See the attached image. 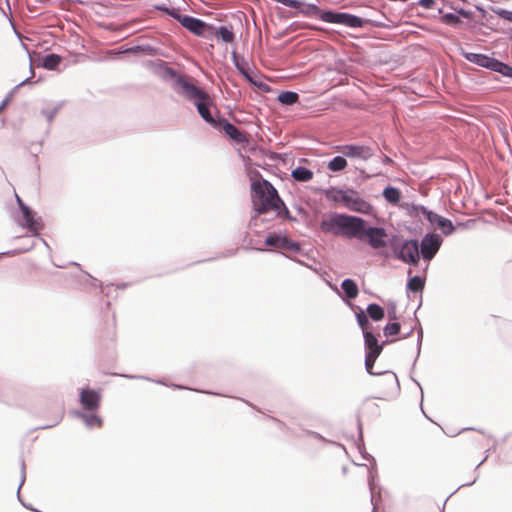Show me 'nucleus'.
Masks as SVG:
<instances>
[{
  "instance_id": "nucleus-1",
  "label": "nucleus",
  "mask_w": 512,
  "mask_h": 512,
  "mask_svg": "<svg viewBox=\"0 0 512 512\" xmlns=\"http://www.w3.org/2000/svg\"><path fill=\"white\" fill-rule=\"evenodd\" d=\"M320 228L325 233L356 238L363 229V219L337 213L326 214L322 217Z\"/></svg>"
},
{
  "instance_id": "nucleus-2",
  "label": "nucleus",
  "mask_w": 512,
  "mask_h": 512,
  "mask_svg": "<svg viewBox=\"0 0 512 512\" xmlns=\"http://www.w3.org/2000/svg\"><path fill=\"white\" fill-rule=\"evenodd\" d=\"M254 192L253 203L254 208L263 213L269 210H277L283 202L278 196L276 189L267 181H258L252 184Z\"/></svg>"
},
{
  "instance_id": "nucleus-3",
  "label": "nucleus",
  "mask_w": 512,
  "mask_h": 512,
  "mask_svg": "<svg viewBox=\"0 0 512 512\" xmlns=\"http://www.w3.org/2000/svg\"><path fill=\"white\" fill-rule=\"evenodd\" d=\"M356 238L366 240L368 244L374 248L379 249L387 245V234L383 228L367 227L363 220V229L359 236Z\"/></svg>"
},
{
  "instance_id": "nucleus-4",
  "label": "nucleus",
  "mask_w": 512,
  "mask_h": 512,
  "mask_svg": "<svg viewBox=\"0 0 512 512\" xmlns=\"http://www.w3.org/2000/svg\"><path fill=\"white\" fill-rule=\"evenodd\" d=\"M338 149L344 157L360 161H367L374 155L373 149L366 145L351 144L338 147Z\"/></svg>"
},
{
  "instance_id": "nucleus-5",
  "label": "nucleus",
  "mask_w": 512,
  "mask_h": 512,
  "mask_svg": "<svg viewBox=\"0 0 512 512\" xmlns=\"http://www.w3.org/2000/svg\"><path fill=\"white\" fill-rule=\"evenodd\" d=\"M344 207L351 211L368 214L372 211V206L364 200L356 191L347 190Z\"/></svg>"
},
{
  "instance_id": "nucleus-6",
  "label": "nucleus",
  "mask_w": 512,
  "mask_h": 512,
  "mask_svg": "<svg viewBox=\"0 0 512 512\" xmlns=\"http://www.w3.org/2000/svg\"><path fill=\"white\" fill-rule=\"evenodd\" d=\"M442 239L437 234H427L421 241V250L419 251L425 260H431L439 250Z\"/></svg>"
},
{
  "instance_id": "nucleus-7",
  "label": "nucleus",
  "mask_w": 512,
  "mask_h": 512,
  "mask_svg": "<svg viewBox=\"0 0 512 512\" xmlns=\"http://www.w3.org/2000/svg\"><path fill=\"white\" fill-rule=\"evenodd\" d=\"M322 19L329 23L344 24L349 27H360L361 18L347 13L325 12Z\"/></svg>"
},
{
  "instance_id": "nucleus-8",
  "label": "nucleus",
  "mask_w": 512,
  "mask_h": 512,
  "mask_svg": "<svg viewBox=\"0 0 512 512\" xmlns=\"http://www.w3.org/2000/svg\"><path fill=\"white\" fill-rule=\"evenodd\" d=\"M421 212L426 216L432 225H435L444 234L450 235L454 231V226L449 219H446L432 211H428L424 207L421 208Z\"/></svg>"
},
{
  "instance_id": "nucleus-9",
  "label": "nucleus",
  "mask_w": 512,
  "mask_h": 512,
  "mask_svg": "<svg viewBox=\"0 0 512 512\" xmlns=\"http://www.w3.org/2000/svg\"><path fill=\"white\" fill-rule=\"evenodd\" d=\"M419 255V245L415 240L405 241L399 251V258L405 262L416 263Z\"/></svg>"
},
{
  "instance_id": "nucleus-10",
  "label": "nucleus",
  "mask_w": 512,
  "mask_h": 512,
  "mask_svg": "<svg viewBox=\"0 0 512 512\" xmlns=\"http://www.w3.org/2000/svg\"><path fill=\"white\" fill-rule=\"evenodd\" d=\"M101 395L99 392L91 389H83L80 394L82 406L89 411H96L99 408Z\"/></svg>"
},
{
  "instance_id": "nucleus-11",
  "label": "nucleus",
  "mask_w": 512,
  "mask_h": 512,
  "mask_svg": "<svg viewBox=\"0 0 512 512\" xmlns=\"http://www.w3.org/2000/svg\"><path fill=\"white\" fill-rule=\"evenodd\" d=\"M177 19L185 28L197 35H203L208 27L203 21L190 16L179 15Z\"/></svg>"
},
{
  "instance_id": "nucleus-12",
  "label": "nucleus",
  "mask_w": 512,
  "mask_h": 512,
  "mask_svg": "<svg viewBox=\"0 0 512 512\" xmlns=\"http://www.w3.org/2000/svg\"><path fill=\"white\" fill-rule=\"evenodd\" d=\"M178 85L181 89V92L187 97L194 99L195 103L203 99H206V93H204L202 90H200L193 84L187 82L186 80H179Z\"/></svg>"
},
{
  "instance_id": "nucleus-13",
  "label": "nucleus",
  "mask_w": 512,
  "mask_h": 512,
  "mask_svg": "<svg viewBox=\"0 0 512 512\" xmlns=\"http://www.w3.org/2000/svg\"><path fill=\"white\" fill-rule=\"evenodd\" d=\"M16 199L23 213L24 219L26 221V226L28 227V229L33 232L38 231L40 229V224L33 218L30 209L24 205L19 196L16 195Z\"/></svg>"
},
{
  "instance_id": "nucleus-14",
  "label": "nucleus",
  "mask_w": 512,
  "mask_h": 512,
  "mask_svg": "<svg viewBox=\"0 0 512 512\" xmlns=\"http://www.w3.org/2000/svg\"><path fill=\"white\" fill-rule=\"evenodd\" d=\"M463 56L471 63L477 64L484 68H490L493 58L478 53L463 52Z\"/></svg>"
},
{
  "instance_id": "nucleus-15",
  "label": "nucleus",
  "mask_w": 512,
  "mask_h": 512,
  "mask_svg": "<svg viewBox=\"0 0 512 512\" xmlns=\"http://www.w3.org/2000/svg\"><path fill=\"white\" fill-rule=\"evenodd\" d=\"M365 347L367 349V353H372L376 355H380L383 347L378 344L377 338L370 331H365L364 333Z\"/></svg>"
},
{
  "instance_id": "nucleus-16",
  "label": "nucleus",
  "mask_w": 512,
  "mask_h": 512,
  "mask_svg": "<svg viewBox=\"0 0 512 512\" xmlns=\"http://www.w3.org/2000/svg\"><path fill=\"white\" fill-rule=\"evenodd\" d=\"M208 105H209L208 95L206 96V99L196 102V107L198 109L199 114L202 116V118L205 121H207L208 123L214 124L215 121L212 118V116L208 110Z\"/></svg>"
},
{
  "instance_id": "nucleus-17",
  "label": "nucleus",
  "mask_w": 512,
  "mask_h": 512,
  "mask_svg": "<svg viewBox=\"0 0 512 512\" xmlns=\"http://www.w3.org/2000/svg\"><path fill=\"white\" fill-rule=\"evenodd\" d=\"M314 173L305 167H297L292 171V177L296 181L307 182L313 178Z\"/></svg>"
},
{
  "instance_id": "nucleus-18",
  "label": "nucleus",
  "mask_w": 512,
  "mask_h": 512,
  "mask_svg": "<svg viewBox=\"0 0 512 512\" xmlns=\"http://www.w3.org/2000/svg\"><path fill=\"white\" fill-rule=\"evenodd\" d=\"M367 314L368 316L373 320V321H380L384 318L385 316V313H384V309L379 306L378 304H369L367 309Z\"/></svg>"
},
{
  "instance_id": "nucleus-19",
  "label": "nucleus",
  "mask_w": 512,
  "mask_h": 512,
  "mask_svg": "<svg viewBox=\"0 0 512 512\" xmlns=\"http://www.w3.org/2000/svg\"><path fill=\"white\" fill-rule=\"evenodd\" d=\"M328 169L332 172H339L347 167V160L344 156H336L327 165Z\"/></svg>"
},
{
  "instance_id": "nucleus-20",
  "label": "nucleus",
  "mask_w": 512,
  "mask_h": 512,
  "mask_svg": "<svg viewBox=\"0 0 512 512\" xmlns=\"http://www.w3.org/2000/svg\"><path fill=\"white\" fill-rule=\"evenodd\" d=\"M492 71L498 72L504 76L512 75V68L508 65L493 58L490 68Z\"/></svg>"
},
{
  "instance_id": "nucleus-21",
  "label": "nucleus",
  "mask_w": 512,
  "mask_h": 512,
  "mask_svg": "<svg viewBox=\"0 0 512 512\" xmlns=\"http://www.w3.org/2000/svg\"><path fill=\"white\" fill-rule=\"evenodd\" d=\"M347 190L330 189L326 192V197L334 202L344 204Z\"/></svg>"
},
{
  "instance_id": "nucleus-22",
  "label": "nucleus",
  "mask_w": 512,
  "mask_h": 512,
  "mask_svg": "<svg viewBox=\"0 0 512 512\" xmlns=\"http://www.w3.org/2000/svg\"><path fill=\"white\" fill-rule=\"evenodd\" d=\"M234 63L241 74H243L248 80L252 81L250 68L248 63L244 59H239L235 54L233 55Z\"/></svg>"
},
{
  "instance_id": "nucleus-23",
  "label": "nucleus",
  "mask_w": 512,
  "mask_h": 512,
  "mask_svg": "<svg viewBox=\"0 0 512 512\" xmlns=\"http://www.w3.org/2000/svg\"><path fill=\"white\" fill-rule=\"evenodd\" d=\"M383 196L388 202L396 204L400 200L401 194L397 188L387 187L383 191Z\"/></svg>"
},
{
  "instance_id": "nucleus-24",
  "label": "nucleus",
  "mask_w": 512,
  "mask_h": 512,
  "mask_svg": "<svg viewBox=\"0 0 512 512\" xmlns=\"http://www.w3.org/2000/svg\"><path fill=\"white\" fill-rule=\"evenodd\" d=\"M224 131L227 135H229L232 139L241 142L244 140L243 134L232 124L226 123L224 125Z\"/></svg>"
},
{
  "instance_id": "nucleus-25",
  "label": "nucleus",
  "mask_w": 512,
  "mask_h": 512,
  "mask_svg": "<svg viewBox=\"0 0 512 512\" xmlns=\"http://www.w3.org/2000/svg\"><path fill=\"white\" fill-rule=\"evenodd\" d=\"M278 100L282 104L292 105V104L297 102L298 95L295 92L286 91V92H282V93L279 94Z\"/></svg>"
},
{
  "instance_id": "nucleus-26",
  "label": "nucleus",
  "mask_w": 512,
  "mask_h": 512,
  "mask_svg": "<svg viewBox=\"0 0 512 512\" xmlns=\"http://www.w3.org/2000/svg\"><path fill=\"white\" fill-rule=\"evenodd\" d=\"M61 61L58 55L50 54L43 59V67L49 70L55 69Z\"/></svg>"
},
{
  "instance_id": "nucleus-27",
  "label": "nucleus",
  "mask_w": 512,
  "mask_h": 512,
  "mask_svg": "<svg viewBox=\"0 0 512 512\" xmlns=\"http://www.w3.org/2000/svg\"><path fill=\"white\" fill-rule=\"evenodd\" d=\"M400 328L401 327L398 322L388 323L383 329L384 335L387 337L395 336V335L399 334Z\"/></svg>"
},
{
  "instance_id": "nucleus-28",
  "label": "nucleus",
  "mask_w": 512,
  "mask_h": 512,
  "mask_svg": "<svg viewBox=\"0 0 512 512\" xmlns=\"http://www.w3.org/2000/svg\"><path fill=\"white\" fill-rule=\"evenodd\" d=\"M217 35L226 43H231L234 40V34L226 27H220L217 31Z\"/></svg>"
},
{
  "instance_id": "nucleus-29",
  "label": "nucleus",
  "mask_w": 512,
  "mask_h": 512,
  "mask_svg": "<svg viewBox=\"0 0 512 512\" xmlns=\"http://www.w3.org/2000/svg\"><path fill=\"white\" fill-rule=\"evenodd\" d=\"M379 355H376V354H372V353H366V357H365V367H366V371L371 374V375H374L375 373L373 372V367H374V364H375V361L376 359L378 358Z\"/></svg>"
},
{
  "instance_id": "nucleus-30",
  "label": "nucleus",
  "mask_w": 512,
  "mask_h": 512,
  "mask_svg": "<svg viewBox=\"0 0 512 512\" xmlns=\"http://www.w3.org/2000/svg\"><path fill=\"white\" fill-rule=\"evenodd\" d=\"M84 420L89 427H101L102 419L96 414L84 416Z\"/></svg>"
},
{
  "instance_id": "nucleus-31",
  "label": "nucleus",
  "mask_w": 512,
  "mask_h": 512,
  "mask_svg": "<svg viewBox=\"0 0 512 512\" xmlns=\"http://www.w3.org/2000/svg\"><path fill=\"white\" fill-rule=\"evenodd\" d=\"M356 318H357L358 324L361 327L363 334H364L365 331H368V327H369L368 318L362 310L356 314Z\"/></svg>"
},
{
  "instance_id": "nucleus-32",
  "label": "nucleus",
  "mask_w": 512,
  "mask_h": 512,
  "mask_svg": "<svg viewBox=\"0 0 512 512\" xmlns=\"http://www.w3.org/2000/svg\"><path fill=\"white\" fill-rule=\"evenodd\" d=\"M442 22L447 25H456L460 22V19L456 14L447 13L442 16Z\"/></svg>"
},
{
  "instance_id": "nucleus-33",
  "label": "nucleus",
  "mask_w": 512,
  "mask_h": 512,
  "mask_svg": "<svg viewBox=\"0 0 512 512\" xmlns=\"http://www.w3.org/2000/svg\"><path fill=\"white\" fill-rule=\"evenodd\" d=\"M424 280L420 277H414L410 279V281L407 284V288H423L424 286Z\"/></svg>"
},
{
  "instance_id": "nucleus-34",
  "label": "nucleus",
  "mask_w": 512,
  "mask_h": 512,
  "mask_svg": "<svg viewBox=\"0 0 512 512\" xmlns=\"http://www.w3.org/2000/svg\"><path fill=\"white\" fill-rule=\"evenodd\" d=\"M278 2L291 8H299L301 5L297 0H278Z\"/></svg>"
},
{
  "instance_id": "nucleus-35",
  "label": "nucleus",
  "mask_w": 512,
  "mask_h": 512,
  "mask_svg": "<svg viewBox=\"0 0 512 512\" xmlns=\"http://www.w3.org/2000/svg\"><path fill=\"white\" fill-rule=\"evenodd\" d=\"M341 288H357V284L351 279H346L342 282Z\"/></svg>"
},
{
  "instance_id": "nucleus-36",
  "label": "nucleus",
  "mask_w": 512,
  "mask_h": 512,
  "mask_svg": "<svg viewBox=\"0 0 512 512\" xmlns=\"http://www.w3.org/2000/svg\"><path fill=\"white\" fill-rule=\"evenodd\" d=\"M279 237H276V236H269L266 238V244L269 245V246H274V245H277L278 242H279Z\"/></svg>"
},
{
  "instance_id": "nucleus-37",
  "label": "nucleus",
  "mask_w": 512,
  "mask_h": 512,
  "mask_svg": "<svg viewBox=\"0 0 512 512\" xmlns=\"http://www.w3.org/2000/svg\"><path fill=\"white\" fill-rule=\"evenodd\" d=\"M420 5L426 9L432 8L435 4L434 0H420Z\"/></svg>"
},
{
  "instance_id": "nucleus-38",
  "label": "nucleus",
  "mask_w": 512,
  "mask_h": 512,
  "mask_svg": "<svg viewBox=\"0 0 512 512\" xmlns=\"http://www.w3.org/2000/svg\"><path fill=\"white\" fill-rule=\"evenodd\" d=\"M346 296L348 298H355L357 296L358 290H345Z\"/></svg>"
},
{
  "instance_id": "nucleus-39",
  "label": "nucleus",
  "mask_w": 512,
  "mask_h": 512,
  "mask_svg": "<svg viewBox=\"0 0 512 512\" xmlns=\"http://www.w3.org/2000/svg\"><path fill=\"white\" fill-rule=\"evenodd\" d=\"M7 103H8V99H6V100L1 104V106H0V111H1L2 109H4V107L7 105Z\"/></svg>"
},
{
  "instance_id": "nucleus-40",
  "label": "nucleus",
  "mask_w": 512,
  "mask_h": 512,
  "mask_svg": "<svg viewBox=\"0 0 512 512\" xmlns=\"http://www.w3.org/2000/svg\"><path fill=\"white\" fill-rule=\"evenodd\" d=\"M276 2H278V0H275Z\"/></svg>"
}]
</instances>
